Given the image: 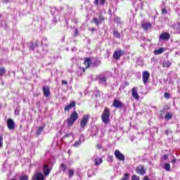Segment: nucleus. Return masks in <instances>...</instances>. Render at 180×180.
<instances>
[{
    "label": "nucleus",
    "mask_w": 180,
    "mask_h": 180,
    "mask_svg": "<svg viewBox=\"0 0 180 180\" xmlns=\"http://www.w3.org/2000/svg\"><path fill=\"white\" fill-rule=\"evenodd\" d=\"M77 119H78V112H77V111L72 112L70 115V117L68 118L66 121L68 123V126H69V127H71V126H72V124L75 123Z\"/></svg>",
    "instance_id": "f257e3e1"
},
{
    "label": "nucleus",
    "mask_w": 180,
    "mask_h": 180,
    "mask_svg": "<svg viewBox=\"0 0 180 180\" xmlns=\"http://www.w3.org/2000/svg\"><path fill=\"white\" fill-rule=\"evenodd\" d=\"M110 117V110L109 108H105L103 115L101 116L102 122L105 123V124H108L109 123V119Z\"/></svg>",
    "instance_id": "f03ea898"
},
{
    "label": "nucleus",
    "mask_w": 180,
    "mask_h": 180,
    "mask_svg": "<svg viewBox=\"0 0 180 180\" xmlns=\"http://www.w3.org/2000/svg\"><path fill=\"white\" fill-rule=\"evenodd\" d=\"M90 117H91V115H89V114H86V115H84L82 118V120L80 122V127L81 129H82V130H85V127H86L88 123H89Z\"/></svg>",
    "instance_id": "7ed1b4c3"
},
{
    "label": "nucleus",
    "mask_w": 180,
    "mask_h": 180,
    "mask_svg": "<svg viewBox=\"0 0 180 180\" xmlns=\"http://www.w3.org/2000/svg\"><path fill=\"white\" fill-rule=\"evenodd\" d=\"M124 51H122V49L120 48H117V49H115L113 55H112V58H114V60H120V58L122 57V56H124Z\"/></svg>",
    "instance_id": "20e7f679"
},
{
    "label": "nucleus",
    "mask_w": 180,
    "mask_h": 180,
    "mask_svg": "<svg viewBox=\"0 0 180 180\" xmlns=\"http://www.w3.org/2000/svg\"><path fill=\"white\" fill-rule=\"evenodd\" d=\"M96 79L98 81L99 84H101V85H103V86H106V81L108 78L105 75H98L96 76Z\"/></svg>",
    "instance_id": "39448f33"
},
{
    "label": "nucleus",
    "mask_w": 180,
    "mask_h": 180,
    "mask_svg": "<svg viewBox=\"0 0 180 180\" xmlns=\"http://www.w3.org/2000/svg\"><path fill=\"white\" fill-rule=\"evenodd\" d=\"M51 167H49V165L45 164L43 167V173L44 176H49L50 175V172H51Z\"/></svg>",
    "instance_id": "423d86ee"
},
{
    "label": "nucleus",
    "mask_w": 180,
    "mask_h": 180,
    "mask_svg": "<svg viewBox=\"0 0 180 180\" xmlns=\"http://www.w3.org/2000/svg\"><path fill=\"white\" fill-rule=\"evenodd\" d=\"M84 141H85V136H84V134H82L80 136L79 139L78 141H76L72 146L73 147H75V148L79 147V146H81V144H82Z\"/></svg>",
    "instance_id": "0eeeda50"
},
{
    "label": "nucleus",
    "mask_w": 180,
    "mask_h": 180,
    "mask_svg": "<svg viewBox=\"0 0 180 180\" xmlns=\"http://www.w3.org/2000/svg\"><path fill=\"white\" fill-rule=\"evenodd\" d=\"M32 180H44V176L43 175V173L37 172L34 174Z\"/></svg>",
    "instance_id": "6e6552de"
},
{
    "label": "nucleus",
    "mask_w": 180,
    "mask_h": 180,
    "mask_svg": "<svg viewBox=\"0 0 180 180\" xmlns=\"http://www.w3.org/2000/svg\"><path fill=\"white\" fill-rule=\"evenodd\" d=\"M142 79L143 81V84L146 85L148 82V79H150V72H148V71L143 72Z\"/></svg>",
    "instance_id": "1a4fd4ad"
},
{
    "label": "nucleus",
    "mask_w": 180,
    "mask_h": 180,
    "mask_svg": "<svg viewBox=\"0 0 180 180\" xmlns=\"http://www.w3.org/2000/svg\"><path fill=\"white\" fill-rule=\"evenodd\" d=\"M114 154L117 160L120 161H124V155L120 153V150H115Z\"/></svg>",
    "instance_id": "9d476101"
},
{
    "label": "nucleus",
    "mask_w": 180,
    "mask_h": 180,
    "mask_svg": "<svg viewBox=\"0 0 180 180\" xmlns=\"http://www.w3.org/2000/svg\"><path fill=\"white\" fill-rule=\"evenodd\" d=\"M93 160H94V165H96V167L101 165V164L103 162V159H102V158L98 157L96 155L93 157Z\"/></svg>",
    "instance_id": "9b49d317"
},
{
    "label": "nucleus",
    "mask_w": 180,
    "mask_h": 180,
    "mask_svg": "<svg viewBox=\"0 0 180 180\" xmlns=\"http://www.w3.org/2000/svg\"><path fill=\"white\" fill-rule=\"evenodd\" d=\"M136 174H139V175H144V174H146V169L144 168V166H137L136 168Z\"/></svg>",
    "instance_id": "f8f14e48"
},
{
    "label": "nucleus",
    "mask_w": 180,
    "mask_h": 180,
    "mask_svg": "<svg viewBox=\"0 0 180 180\" xmlns=\"http://www.w3.org/2000/svg\"><path fill=\"white\" fill-rule=\"evenodd\" d=\"M160 40H169L171 39V34L168 32H162L160 37Z\"/></svg>",
    "instance_id": "ddd939ff"
},
{
    "label": "nucleus",
    "mask_w": 180,
    "mask_h": 180,
    "mask_svg": "<svg viewBox=\"0 0 180 180\" xmlns=\"http://www.w3.org/2000/svg\"><path fill=\"white\" fill-rule=\"evenodd\" d=\"M46 41H47V39L44 38L43 40H42V42H41L42 46L45 43V48H44L42 49L43 54H47V53H49V44H47V43H46Z\"/></svg>",
    "instance_id": "4468645a"
},
{
    "label": "nucleus",
    "mask_w": 180,
    "mask_h": 180,
    "mask_svg": "<svg viewBox=\"0 0 180 180\" xmlns=\"http://www.w3.org/2000/svg\"><path fill=\"white\" fill-rule=\"evenodd\" d=\"M15 122L13 121V120L12 119H8L7 120V127L8 129H9V130H13V129H15Z\"/></svg>",
    "instance_id": "2eb2a0df"
},
{
    "label": "nucleus",
    "mask_w": 180,
    "mask_h": 180,
    "mask_svg": "<svg viewBox=\"0 0 180 180\" xmlns=\"http://www.w3.org/2000/svg\"><path fill=\"white\" fill-rule=\"evenodd\" d=\"M139 90V89L137 87H134L132 88L131 91V95L133 96V98H134L136 101L138 99H140V96H139V93L137 92V91Z\"/></svg>",
    "instance_id": "dca6fc26"
},
{
    "label": "nucleus",
    "mask_w": 180,
    "mask_h": 180,
    "mask_svg": "<svg viewBox=\"0 0 180 180\" xmlns=\"http://www.w3.org/2000/svg\"><path fill=\"white\" fill-rule=\"evenodd\" d=\"M112 105L114 108H116V109H119V108H122L123 106V103L117 99H114Z\"/></svg>",
    "instance_id": "f3484780"
},
{
    "label": "nucleus",
    "mask_w": 180,
    "mask_h": 180,
    "mask_svg": "<svg viewBox=\"0 0 180 180\" xmlns=\"http://www.w3.org/2000/svg\"><path fill=\"white\" fill-rule=\"evenodd\" d=\"M42 89L44 96L46 98L50 96V89L49 88V86H44Z\"/></svg>",
    "instance_id": "a211bd4d"
},
{
    "label": "nucleus",
    "mask_w": 180,
    "mask_h": 180,
    "mask_svg": "<svg viewBox=\"0 0 180 180\" xmlns=\"http://www.w3.org/2000/svg\"><path fill=\"white\" fill-rule=\"evenodd\" d=\"M75 106V101H71L69 105H66L64 108L65 112H68L72 108Z\"/></svg>",
    "instance_id": "6ab92c4d"
},
{
    "label": "nucleus",
    "mask_w": 180,
    "mask_h": 180,
    "mask_svg": "<svg viewBox=\"0 0 180 180\" xmlns=\"http://www.w3.org/2000/svg\"><path fill=\"white\" fill-rule=\"evenodd\" d=\"M164 51H165V48H159L158 49H156L154 51V54H155V56H158L160 54H162V53H164Z\"/></svg>",
    "instance_id": "aec40b11"
},
{
    "label": "nucleus",
    "mask_w": 180,
    "mask_h": 180,
    "mask_svg": "<svg viewBox=\"0 0 180 180\" xmlns=\"http://www.w3.org/2000/svg\"><path fill=\"white\" fill-rule=\"evenodd\" d=\"M84 64L86 66V69L89 68V66L91 65V58H86L84 62Z\"/></svg>",
    "instance_id": "412c9836"
},
{
    "label": "nucleus",
    "mask_w": 180,
    "mask_h": 180,
    "mask_svg": "<svg viewBox=\"0 0 180 180\" xmlns=\"http://www.w3.org/2000/svg\"><path fill=\"white\" fill-rule=\"evenodd\" d=\"M173 117H174V115L171 112H166L165 119V120H171V119H172Z\"/></svg>",
    "instance_id": "4be33fe9"
},
{
    "label": "nucleus",
    "mask_w": 180,
    "mask_h": 180,
    "mask_svg": "<svg viewBox=\"0 0 180 180\" xmlns=\"http://www.w3.org/2000/svg\"><path fill=\"white\" fill-rule=\"evenodd\" d=\"M142 27L145 30H147L148 29H150V27H151V24H150V22L143 23V24H142Z\"/></svg>",
    "instance_id": "5701e85b"
},
{
    "label": "nucleus",
    "mask_w": 180,
    "mask_h": 180,
    "mask_svg": "<svg viewBox=\"0 0 180 180\" xmlns=\"http://www.w3.org/2000/svg\"><path fill=\"white\" fill-rule=\"evenodd\" d=\"M163 168L167 172L171 171V165H169V163H165Z\"/></svg>",
    "instance_id": "b1692460"
},
{
    "label": "nucleus",
    "mask_w": 180,
    "mask_h": 180,
    "mask_svg": "<svg viewBox=\"0 0 180 180\" xmlns=\"http://www.w3.org/2000/svg\"><path fill=\"white\" fill-rule=\"evenodd\" d=\"M74 174H75V169H69V171H68L69 178H72V176H74Z\"/></svg>",
    "instance_id": "393cba45"
},
{
    "label": "nucleus",
    "mask_w": 180,
    "mask_h": 180,
    "mask_svg": "<svg viewBox=\"0 0 180 180\" xmlns=\"http://www.w3.org/2000/svg\"><path fill=\"white\" fill-rule=\"evenodd\" d=\"M60 171H63V172H65L67 171V165L65 164L62 163L60 166Z\"/></svg>",
    "instance_id": "a878e982"
},
{
    "label": "nucleus",
    "mask_w": 180,
    "mask_h": 180,
    "mask_svg": "<svg viewBox=\"0 0 180 180\" xmlns=\"http://www.w3.org/2000/svg\"><path fill=\"white\" fill-rule=\"evenodd\" d=\"M37 47V43L33 44L32 42L30 43L29 49L30 50H34Z\"/></svg>",
    "instance_id": "bb28decb"
},
{
    "label": "nucleus",
    "mask_w": 180,
    "mask_h": 180,
    "mask_svg": "<svg viewBox=\"0 0 180 180\" xmlns=\"http://www.w3.org/2000/svg\"><path fill=\"white\" fill-rule=\"evenodd\" d=\"M163 67L164 68H169V67H171V62H169V60L164 62Z\"/></svg>",
    "instance_id": "cd10ccee"
},
{
    "label": "nucleus",
    "mask_w": 180,
    "mask_h": 180,
    "mask_svg": "<svg viewBox=\"0 0 180 180\" xmlns=\"http://www.w3.org/2000/svg\"><path fill=\"white\" fill-rule=\"evenodd\" d=\"M113 36H115L117 39H120L122 37L120 33L116 30L113 32Z\"/></svg>",
    "instance_id": "c85d7f7f"
},
{
    "label": "nucleus",
    "mask_w": 180,
    "mask_h": 180,
    "mask_svg": "<svg viewBox=\"0 0 180 180\" xmlns=\"http://www.w3.org/2000/svg\"><path fill=\"white\" fill-rule=\"evenodd\" d=\"M6 72L5 68H0V77H3L4 75Z\"/></svg>",
    "instance_id": "c756f323"
},
{
    "label": "nucleus",
    "mask_w": 180,
    "mask_h": 180,
    "mask_svg": "<svg viewBox=\"0 0 180 180\" xmlns=\"http://www.w3.org/2000/svg\"><path fill=\"white\" fill-rule=\"evenodd\" d=\"M93 20L96 26H99V25L101 23L98 18H94Z\"/></svg>",
    "instance_id": "7c9ffc66"
},
{
    "label": "nucleus",
    "mask_w": 180,
    "mask_h": 180,
    "mask_svg": "<svg viewBox=\"0 0 180 180\" xmlns=\"http://www.w3.org/2000/svg\"><path fill=\"white\" fill-rule=\"evenodd\" d=\"M99 2L101 5H105V0H95L96 5H98Z\"/></svg>",
    "instance_id": "2f4dec72"
},
{
    "label": "nucleus",
    "mask_w": 180,
    "mask_h": 180,
    "mask_svg": "<svg viewBox=\"0 0 180 180\" xmlns=\"http://www.w3.org/2000/svg\"><path fill=\"white\" fill-rule=\"evenodd\" d=\"M43 127H40L38 128L37 131V136H40V134H41V131H43Z\"/></svg>",
    "instance_id": "473e14b6"
},
{
    "label": "nucleus",
    "mask_w": 180,
    "mask_h": 180,
    "mask_svg": "<svg viewBox=\"0 0 180 180\" xmlns=\"http://www.w3.org/2000/svg\"><path fill=\"white\" fill-rule=\"evenodd\" d=\"M176 33L180 34V22L177 24V26L176 27Z\"/></svg>",
    "instance_id": "72a5a7b5"
},
{
    "label": "nucleus",
    "mask_w": 180,
    "mask_h": 180,
    "mask_svg": "<svg viewBox=\"0 0 180 180\" xmlns=\"http://www.w3.org/2000/svg\"><path fill=\"white\" fill-rule=\"evenodd\" d=\"M108 162H113V156L108 155L107 158Z\"/></svg>",
    "instance_id": "f704fd0d"
},
{
    "label": "nucleus",
    "mask_w": 180,
    "mask_h": 180,
    "mask_svg": "<svg viewBox=\"0 0 180 180\" xmlns=\"http://www.w3.org/2000/svg\"><path fill=\"white\" fill-rule=\"evenodd\" d=\"M29 179V176L27 175H23L20 176V180H28Z\"/></svg>",
    "instance_id": "c9c22d12"
},
{
    "label": "nucleus",
    "mask_w": 180,
    "mask_h": 180,
    "mask_svg": "<svg viewBox=\"0 0 180 180\" xmlns=\"http://www.w3.org/2000/svg\"><path fill=\"white\" fill-rule=\"evenodd\" d=\"M4 146V138L0 136V148H2Z\"/></svg>",
    "instance_id": "e433bc0d"
},
{
    "label": "nucleus",
    "mask_w": 180,
    "mask_h": 180,
    "mask_svg": "<svg viewBox=\"0 0 180 180\" xmlns=\"http://www.w3.org/2000/svg\"><path fill=\"white\" fill-rule=\"evenodd\" d=\"M131 180H140V177L136 174H134L131 177Z\"/></svg>",
    "instance_id": "4c0bfd02"
},
{
    "label": "nucleus",
    "mask_w": 180,
    "mask_h": 180,
    "mask_svg": "<svg viewBox=\"0 0 180 180\" xmlns=\"http://www.w3.org/2000/svg\"><path fill=\"white\" fill-rule=\"evenodd\" d=\"M162 13H163V15H167V13H168V11H167V9L162 8Z\"/></svg>",
    "instance_id": "58836bf2"
},
{
    "label": "nucleus",
    "mask_w": 180,
    "mask_h": 180,
    "mask_svg": "<svg viewBox=\"0 0 180 180\" xmlns=\"http://www.w3.org/2000/svg\"><path fill=\"white\" fill-rule=\"evenodd\" d=\"M169 133H172V131H171L170 129H167V130L165 131V134H166V136H168L169 134Z\"/></svg>",
    "instance_id": "ea45409f"
},
{
    "label": "nucleus",
    "mask_w": 180,
    "mask_h": 180,
    "mask_svg": "<svg viewBox=\"0 0 180 180\" xmlns=\"http://www.w3.org/2000/svg\"><path fill=\"white\" fill-rule=\"evenodd\" d=\"M168 158H169L168 155H164L162 157V160H168Z\"/></svg>",
    "instance_id": "a19ab883"
},
{
    "label": "nucleus",
    "mask_w": 180,
    "mask_h": 180,
    "mask_svg": "<svg viewBox=\"0 0 180 180\" xmlns=\"http://www.w3.org/2000/svg\"><path fill=\"white\" fill-rule=\"evenodd\" d=\"M98 20H100V22L102 23V22H103V20H105V18H103V17L100 15L99 18H98Z\"/></svg>",
    "instance_id": "79ce46f5"
},
{
    "label": "nucleus",
    "mask_w": 180,
    "mask_h": 180,
    "mask_svg": "<svg viewBox=\"0 0 180 180\" xmlns=\"http://www.w3.org/2000/svg\"><path fill=\"white\" fill-rule=\"evenodd\" d=\"M169 93H165V98H166V99H168L169 98Z\"/></svg>",
    "instance_id": "37998d69"
},
{
    "label": "nucleus",
    "mask_w": 180,
    "mask_h": 180,
    "mask_svg": "<svg viewBox=\"0 0 180 180\" xmlns=\"http://www.w3.org/2000/svg\"><path fill=\"white\" fill-rule=\"evenodd\" d=\"M62 84L63 85H68V82H67V80H62Z\"/></svg>",
    "instance_id": "c03bdc74"
},
{
    "label": "nucleus",
    "mask_w": 180,
    "mask_h": 180,
    "mask_svg": "<svg viewBox=\"0 0 180 180\" xmlns=\"http://www.w3.org/2000/svg\"><path fill=\"white\" fill-rule=\"evenodd\" d=\"M96 148H97L98 150H102V145L98 144V145L96 146Z\"/></svg>",
    "instance_id": "a18cd8bd"
},
{
    "label": "nucleus",
    "mask_w": 180,
    "mask_h": 180,
    "mask_svg": "<svg viewBox=\"0 0 180 180\" xmlns=\"http://www.w3.org/2000/svg\"><path fill=\"white\" fill-rule=\"evenodd\" d=\"M176 161H177L176 158H174V159L172 160V162L173 164H175V162H176Z\"/></svg>",
    "instance_id": "49530a36"
},
{
    "label": "nucleus",
    "mask_w": 180,
    "mask_h": 180,
    "mask_svg": "<svg viewBox=\"0 0 180 180\" xmlns=\"http://www.w3.org/2000/svg\"><path fill=\"white\" fill-rule=\"evenodd\" d=\"M75 35L78 36V30L77 29L75 30Z\"/></svg>",
    "instance_id": "de8ad7c7"
},
{
    "label": "nucleus",
    "mask_w": 180,
    "mask_h": 180,
    "mask_svg": "<svg viewBox=\"0 0 180 180\" xmlns=\"http://www.w3.org/2000/svg\"><path fill=\"white\" fill-rule=\"evenodd\" d=\"M15 115H19V110L15 109Z\"/></svg>",
    "instance_id": "09e8293b"
},
{
    "label": "nucleus",
    "mask_w": 180,
    "mask_h": 180,
    "mask_svg": "<svg viewBox=\"0 0 180 180\" xmlns=\"http://www.w3.org/2000/svg\"><path fill=\"white\" fill-rule=\"evenodd\" d=\"M53 11H56V8H52V9L51 10V12H52V13H53Z\"/></svg>",
    "instance_id": "8fccbe9b"
},
{
    "label": "nucleus",
    "mask_w": 180,
    "mask_h": 180,
    "mask_svg": "<svg viewBox=\"0 0 180 180\" xmlns=\"http://www.w3.org/2000/svg\"><path fill=\"white\" fill-rule=\"evenodd\" d=\"M71 153V150H68V153L70 154Z\"/></svg>",
    "instance_id": "3c124183"
}]
</instances>
